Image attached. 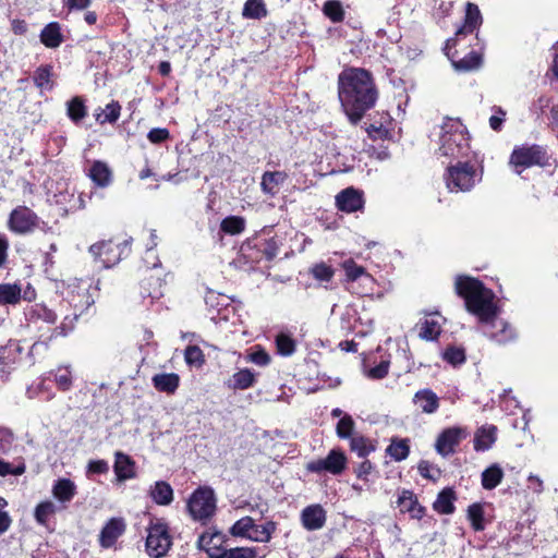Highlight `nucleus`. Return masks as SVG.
I'll return each instance as SVG.
<instances>
[{"mask_svg":"<svg viewBox=\"0 0 558 558\" xmlns=\"http://www.w3.org/2000/svg\"><path fill=\"white\" fill-rule=\"evenodd\" d=\"M550 156L547 149L541 145H522L515 147L510 156V165L514 171L520 174L524 169L538 166H550Z\"/></svg>","mask_w":558,"mask_h":558,"instance_id":"6","label":"nucleus"},{"mask_svg":"<svg viewBox=\"0 0 558 558\" xmlns=\"http://www.w3.org/2000/svg\"><path fill=\"white\" fill-rule=\"evenodd\" d=\"M497 438V427L494 425H487L481 427L474 438V448L477 451L488 450Z\"/></svg>","mask_w":558,"mask_h":558,"instance_id":"27","label":"nucleus"},{"mask_svg":"<svg viewBox=\"0 0 558 558\" xmlns=\"http://www.w3.org/2000/svg\"><path fill=\"white\" fill-rule=\"evenodd\" d=\"M13 441V433L8 428L0 427V452H8L11 449Z\"/></svg>","mask_w":558,"mask_h":558,"instance_id":"59","label":"nucleus"},{"mask_svg":"<svg viewBox=\"0 0 558 558\" xmlns=\"http://www.w3.org/2000/svg\"><path fill=\"white\" fill-rule=\"evenodd\" d=\"M444 359L453 366L460 365L465 361V352L462 348L449 347L444 352Z\"/></svg>","mask_w":558,"mask_h":558,"instance_id":"53","label":"nucleus"},{"mask_svg":"<svg viewBox=\"0 0 558 558\" xmlns=\"http://www.w3.org/2000/svg\"><path fill=\"white\" fill-rule=\"evenodd\" d=\"M87 175L99 187H107L112 181V172L108 165L100 160H95L87 169Z\"/></svg>","mask_w":558,"mask_h":558,"instance_id":"24","label":"nucleus"},{"mask_svg":"<svg viewBox=\"0 0 558 558\" xmlns=\"http://www.w3.org/2000/svg\"><path fill=\"white\" fill-rule=\"evenodd\" d=\"M147 138L153 144H160L169 138V131L167 129H151L148 134Z\"/></svg>","mask_w":558,"mask_h":558,"instance_id":"60","label":"nucleus"},{"mask_svg":"<svg viewBox=\"0 0 558 558\" xmlns=\"http://www.w3.org/2000/svg\"><path fill=\"white\" fill-rule=\"evenodd\" d=\"M151 499L160 506H168L173 500V489L165 481L156 482L149 489Z\"/></svg>","mask_w":558,"mask_h":558,"instance_id":"28","label":"nucleus"},{"mask_svg":"<svg viewBox=\"0 0 558 558\" xmlns=\"http://www.w3.org/2000/svg\"><path fill=\"white\" fill-rule=\"evenodd\" d=\"M77 319V314L73 313L72 315H65L61 322V324L52 329L51 336L49 339L58 336H66L74 329L75 322Z\"/></svg>","mask_w":558,"mask_h":558,"instance_id":"51","label":"nucleus"},{"mask_svg":"<svg viewBox=\"0 0 558 558\" xmlns=\"http://www.w3.org/2000/svg\"><path fill=\"white\" fill-rule=\"evenodd\" d=\"M53 376V380L61 391H68L72 388L73 376L70 366H58L54 371L50 372Z\"/></svg>","mask_w":558,"mask_h":558,"instance_id":"39","label":"nucleus"},{"mask_svg":"<svg viewBox=\"0 0 558 558\" xmlns=\"http://www.w3.org/2000/svg\"><path fill=\"white\" fill-rule=\"evenodd\" d=\"M22 299V288L17 283H0V303L16 304Z\"/></svg>","mask_w":558,"mask_h":558,"instance_id":"40","label":"nucleus"},{"mask_svg":"<svg viewBox=\"0 0 558 558\" xmlns=\"http://www.w3.org/2000/svg\"><path fill=\"white\" fill-rule=\"evenodd\" d=\"M350 448L360 458H365L373 451H375V444L364 436H353L350 440Z\"/></svg>","mask_w":558,"mask_h":558,"instance_id":"41","label":"nucleus"},{"mask_svg":"<svg viewBox=\"0 0 558 558\" xmlns=\"http://www.w3.org/2000/svg\"><path fill=\"white\" fill-rule=\"evenodd\" d=\"M348 459L340 449H332L324 459H316L306 464V470L312 473H330L340 475L347 468Z\"/></svg>","mask_w":558,"mask_h":558,"instance_id":"10","label":"nucleus"},{"mask_svg":"<svg viewBox=\"0 0 558 558\" xmlns=\"http://www.w3.org/2000/svg\"><path fill=\"white\" fill-rule=\"evenodd\" d=\"M51 69L49 66L38 68L34 75L35 84L41 89L51 88Z\"/></svg>","mask_w":558,"mask_h":558,"instance_id":"54","label":"nucleus"},{"mask_svg":"<svg viewBox=\"0 0 558 558\" xmlns=\"http://www.w3.org/2000/svg\"><path fill=\"white\" fill-rule=\"evenodd\" d=\"M336 205L345 213L361 210L364 206L363 193L354 187H347L336 196Z\"/></svg>","mask_w":558,"mask_h":558,"instance_id":"16","label":"nucleus"},{"mask_svg":"<svg viewBox=\"0 0 558 558\" xmlns=\"http://www.w3.org/2000/svg\"><path fill=\"white\" fill-rule=\"evenodd\" d=\"M468 518L475 531H483L485 529L484 508L481 504H473L469 506Z\"/></svg>","mask_w":558,"mask_h":558,"instance_id":"47","label":"nucleus"},{"mask_svg":"<svg viewBox=\"0 0 558 558\" xmlns=\"http://www.w3.org/2000/svg\"><path fill=\"white\" fill-rule=\"evenodd\" d=\"M418 472L425 478L436 480L439 475V470L434 468L427 461H422L418 464Z\"/></svg>","mask_w":558,"mask_h":558,"instance_id":"61","label":"nucleus"},{"mask_svg":"<svg viewBox=\"0 0 558 558\" xmlns=\"http://www.w3.org/2000/svg\"><path fill=\"white\" fill-rule=\"evenodd\" d=\"M37 215L28 207L20 206L15 208L9 218V228L15 233H27L34 230L38 225Z\"/></svg>","mask_w":558,"mask_h":558,"instance_id":"11","label":"nucleus"},{"mask_svg":"<svg viewBox=\"0 0 558 558\" xmlns=\"http://www.w3.org/2000/svg\"><path fill=\"white\" fill-rule=\"evenodd\" d=\"M445 318L439 313L425 315L417 324L418 336L425 340H436L441 332Z\"/></svg>","mask_w":558,"mask_h":558,"instance_id":"17","label":"nucleus"},{"mask_svg":"<svg viewBox=\"0 0 558 558\" xmlns=\"http://www.w3.org/2000/svg\"><path fill=\"white\" fill-rule=\"evenodd\" d=\"M354 422L348 414L343 415L337 424V435L340 438H349L352 435Z\"/></svg>","mask_w":558,"mask_h":558,"instance_id":"56","label":"nucleus"},{"mask_svg":"<svg viewBox=\"0 0 558 558\" xmlns=\"http://www.w3.org/2000/svg\"><path fill=\"white\" fill-rule=\"evenodd\" d=\"M126 530L125 520L121 517H114L107 521L99 534V544L102 548L112 547L119 537H121Z\"/></svg>","mask_w":558,"mask_h":558,"instance_id":"13","label":"nucleus"},{"mask_svg":"<svg viewBox=\"0 0 558 558\" xmlns=\"http://www.w3.org/2000/svg\"><path fill=\"white\" fill-rule=\"evenodd\" d=\"M342 268L348 282L353 284L360 281L363 284L364 290L361 293L373 292L374 279L365 271L364 267L357 265L353 259H347L342 263Z\"/></svg>","mask_w":558,"mask_h":558,"instance_id":"14","label":"nucleus"},{"mask_svg":"<svg viewBox=\"0 0 558 558\" xmlns=\"http://www.w3.org/2000/svg\"><path fill=\"white\" fill-rule=\"evenodd\" d=\"M154 387L166 393H174L180 384L179 375L174 373L157 374L151 379Z\"/></svg>","mask_w":558,"mask_h":558,"instance_id":"30","label":"nucleus"},{"mask_svg":"<svg viewBox=\"0 0 558 558\" xmlns=\"http://www.w3.org/2000/svg\"><path fill=\"white\" fill-rule=\"evenodd\" d=\"M444 179L450 192H469L482 181V169L469 161H458L447 168Z\"/></svg>","mask_w":558,"mask_h":558,"instance_id":"4","label":"nucleus"},{"mask_svg":"<svg viewBox=\"0 0 558 558\" xmlns=\"http://www.w3.org/2000/svg\"><path fill=\"white\" fill-rule=\"evenodd\" d=\"M276 347L279 354L288 356L294 353L296 345L294 339L290 335L280 332L276 337Z\"/></svg>","mask_w":558,"mask_h":558,"instance_id":"49","label":"nucleus"},{"mask_svg":"<svg viewBox=\"0 0 558 558\" xmlns=\"http://www.w3.org/2000/svg\"><path fill=\"white\" fill-rule=\"evenodd\" d=\"M40 41L47 48H58L63 43L61 26L58 22L47 24L40 32Z\"/></svg>","mask_w":558,"mask_h":558,"instance_id":"25","label":"nucleus"},{"mask_svg":"<svg viewBox=\"0 0 558 558\" xmlns=\"http://www.w3.org/2000/svg\"><path fill=\"white\" fill-rule=\"evenodd\" d=\"M267 8L263 0H247L244 3L242 15L245 19L260 20L267 16Z\"/></svg>","mask_w":558,"mask_h":558,"instance_id":"38","label":"nucleus"},{"mask_svg":"<svg viewBox=\"0 0 558 558\" xmlns=\"http://www.w3.org/2000/svg\"><path fill=\"white\" fill-rule=\"evenodd\" d=\"M312 274L319 281H330L333 277V269L327 264L320 263L312 268Z\"/></svg>","mask_w":558,"mask_h":558,"instance_id":"57","label":"nucleus"},{"mask_svg":"<svg viewBox=\"0 0 558 558\" xmlns=\"http://www.w3.org/2000/svg\"><path fill=\"white\" fill-rule=\"evenodd\" d=\"M397 505L401 512L409 513L414 519H421L425 513L424 507L418 504L411 490H402L398 496Z\"/></svg>","mask_w":558,"mask_h":558,"instance_id":"23","label":"nucleus"},{"mask_svg":"<svg viewBox=\"0 0 558 558\" xmlns=\"http://www.w3.org/2000/svg\"><path fill=\"white\" fill-rule=\"evenodd\" d=\"M413 404L424 414H434L439 409V398L429 388L416 391L413 396Z\"/></svg>","mask_w":558,"mask_h":558,"instance_id":"18","label":"nucleus"},{"mask_svg":"<svg viewBox=\"0 0 558 558\" xmlns=\"http://www.w3.org/2000/svg\"><path fill=\"white\" fill-rule=\"evenodd\" d=\"M504 478V471L498 464H492L482 473V486L492 490L496 488Z\"/></svg>","mask_w":558,"mask_h":558,"instance_id":"34","label":"nucleus"},{"mask_svg":"<svg viewBox=\"0 0 558 558\" xmlns=\"http://www.w3.org/2000/svg\"><path fill=\"white\" fill-rule=\"evenodd\" d=\"M390 365L389 356H380V361L376 363L374 366H368L367 363L364 364V372L366 376L371 379H383L388 375Z\"/></svg>","mask_w":558,"mask_h":558,"instance_id":"43","label":"nucleus"},{"mask_svg":"<svg viewBox=\"0 0 558 558\" xmlns=\"http://www.w3.org/2000/svg\"><path fill=\"white\" fill-rule=\"evenodd\" d=\"M465 436L466 433L461 427L446 428L436 440L437 452L444 457L449 456Z\"/></svg>","mask_w":558,"mask_h":558,"instance_id":"12","label":"nucleus"},{"mask_svg":"<svg viewBox=\"0 0 558 558\" xmlns=\"http://www.w3.org/2000/svg\"><path fill=\"white\" fill-rule=\"evenodd\" d=\"M276 531V523L268 521L265 524H254L248 539L259 543H267L270 541L272 533Z\"/></svg>","mask_w":558,"mask_h":558,"instance_id":"42","label":"nucleus"},{"mask_svg":"<svg viewBox=\"0 0 558 558\" xmlns=\"http://www.w3.org/2000/svg\"><path fill=\"white\" fill-rule=\"evenodd\" d=\"M383 123H377L374 120L373 123L366 129L368 135L374 140L387 138L390 134L391 118L388 113H381Z\"/></svg>","mask_w":558,"mask_h":558,"instance_id":"36","label":"nucleus"},{"mask_svg":"<svg viewBox=\"0 0 558 558\" xmlns=\"http://www.w3.org/2000/svg\"><path fill=\"white\" fill-rule=\"evenodd\" d=\"M482 24V15L476 4L469 2L466 4L464 25L457 32L461 34L473 33Z\"/></svg>","mask_w":558,"mask_h":558,"instance_id":"31","label":"nucleus"},{"mask_svg":"<svg viewBox=\"0 0 558 558\" xmlns=\"http://www.w3.org/2000/svg\"><path fill=\"white\" fill-rule=\"evenodd\" d=\"M66 114L73 123L78 124L87 114L84 99L76 96L69 100L66 104Z\"/></svg>","mask_w":558,"mask_h":558,"instance_id":"35","label":"nucleus"},{"mask_svg":"<svg viewBox=\"0 0 558 558\" xmlns=\"http://www.w3.org/2000/svg\"><path fill=\"white\" fill-rule=\"evenodd\" d=\"M187 509L195 521L206 522L216 512L215 493L209 487L197 488L190 497Z\"/></svg>","mask_w":558,"mask_h":558,"instance_id":"7","label":"nucleus"},{"mask_svg":"<svg viewBox=\"0 0 558 558\" xmlns=\"http://www.w3.org/2000/svg\"><path fill=\"white\" fill-rule=\"evenodd\" d=\"M438 153L451 159L469 156L470 144L468 130L460 119L446 118L439 128Z\"/></svg>","mask_w":558,"mask_h":558,"instance_id":"3","label":"nucleus"},{"mask_svg":"<svg viewBox=\"0 0 558 558\" xmlns=\"http://www.w3.org/2000/svg\"><path fill=\"white\" fill-rule=\"evenodd\" d=\"M25 319L28 326L40 329V324L53 325L57 320V314L44 304H33L25 308Z\"/></svg>","mask_w":558,"mask_h":558,"instance_id":"15","label":"nucleus"},{"mask_svg":"<svg viewBox=\"0 0 558 558\" xmlns=\"http://www.w3.org/2000/svg\"><path fill=\"white\" fill-rule=\"evenodd\" d=\"M289 175L286 171H265L260 179V189L265 195L275 197Z\"/></svg>","mask_w":558,"mask_h":558,"instance_id":"20","label":"nucleus"},{"mask_svg":"<svg viewBox=\"0 0 558 558\" xmlns=\"http://www.w3.org/2000/svg\"><path fill=\"white\" fill-rule=\"evenodd\" d=\"M75 494L76 486L69 478L58 480L52 487L53 497L63 504L70 502Z\"/></svg>","mask_w":558,"mask_h":558,"instance_id":"29","label":"nucleus"},{"mask_svg":"<svg viewBox=\"0 0 558 558\" xmlns=\"http://www.w3.org/2000/svg\"><path fill=\"white\" fill-rule=\"evenodd\" d=\"M454 500V492L451 488H445L438 494L436 500L434 501L433 508L438 513L451 514L456 509L453 505Z\"/></svg>","mask_w":558,"mask_h":558,"instance_id":"32","label":"nucleus"},{"mask_svg":"<svg viewBox=\"0 0 558 558\" xmlns=\"http://www.w3.org/2000/svg\"><path fill=\"white\" fill-rule=\"evenodd\" d=\"M172 546V537L168 523L163 519L154 518L149 521L146 536V553L151 558H161Z\"/></svg>","mask_w":558,"mask_h":558,"instance_id":"5","label":"nucleus"},{"mask_svg":"<svg viewBox=\"0 0 558 558\" xmlns=\"http://www.w3.org/2000/svg\"><path fill=\"white\" fill-rule=\"evenodd\" d=\"M338 97L349 121L357 124L377 100L371 74L357 68L343 70L338 77Z\"/></svg>","mask_w":558,"mask_h":558,"instance_id":"2","label":"nucleus"},{"mask_svg":"<svg viewBox=\"0 0 558 558\" xmlns=\"http://www.w3.org/2000/svg\"><path fill=\"white\" fill-rule=\"evenodd\" d=\"M128 251L129 246L126 242L116 243L111 240L95 243L89 247V252L93 254L95 259L105 268H110L117 265Z\"/></svg>","mask_w":558,"mask_h":558,"instance_id":"9","label":"nucleus"},{"mask_svg":"<svg viewBox=\"0 0 558 558\" xmlns=\"http://www.w3.org/2000/svg\"><path fill=\"white\" fill-rule=\"evenodd\" d=\"M21 349L16 343H9L0 349V378L4 381L19 362Z\"/></svg>","mask_w":558,"mask_h":558,"instance_id":"19","label":"nucleus"},{"mask_svg":"<svg viewBox=\"0 0 558 558\" xmlns=\"http://www.w3.org/2000/svg\"><path fill=\"white\" fill-rule=\"evenodd\" d=\"M25 472V464L20 462L17 465H12L0 459V475H22Z\"/></svg>","mask_w":558,"mask_h":558,"instance_id":"58","label":"nucleus"},{"mask_svg":"<svg viewBox=\"0 0 558 558\" xmlns=\"http://www.w3.org/2000/svg\"><path fill=\"white\" fill-rule=\"evenodd\" d=\"M495 114L489 118V125L494 131L501 130L506 112L500 107L493 108Z\"/></svg>","mask_w":558,"mask_h":558,"instance_id":"63","label":"nucleus"},{"mask_svg":"<svg viewBox=\"0 0 558 558\" xmlns=\"http://www.w3.org/2000/svg\"><path fill=\"white\" fill-rule=\"evenodd\" d=\"M387 453L396 461H402L407 459L410 453L409 440L393 439L387 447Z\"/></svg>","mask_w":558,"mask_h":558,"instance_id":"45","label":"nucleus"},{"mask_svg":"<svg viewBox=\"0 0 558 558\" xmlns=\"http://www.w3.org/2000/svg\"><path fill=\"white\" fill-rule=\"evenodd\" d=\"M108 471L109 464L105 460H93L87 466V474H106Z\"/></svg>","mask_w":558,"mask_h":558,"instance_id":"62","label":"nucleus"},{"mask_svg":"<svg viewBox=\"0 0 558 558\" xmlns=\"http://www.w3.org/2000/svg\"><path fill=\"white\" fill-rule=\"evenodd\" d=\"M324 14L333 23L342 22L344 19V11L342 4L338 0H328L323 8Z\"/></svg>","mask_w":558,"mask_h":558,"instance_id":"46","label":"nucleus"},{"mask_svg":"<svg viewBox=\"0 0 558 558\" xmlns=\"http://www.w3.org/2000/svg\"><path fill=\"white\" fill-rule=\"evenodd\" d=\"M255 383L256 374L248 368H242L232 375L227 385L233 390H245L253 387Z\"/></svg>","mask_w":558,"mask_h":558,"instance_id":"26","label":"nucleus"},{"mask_svg":"<svg viewBox=\"0 0 558 558\" xmlns=\"http://www.w3.org/2000/svg\"><path fill=\"white\" fill-rule=\"evenodd\" d=\"M184 357L191 366H201L204 363L203 351L196 345H189L185 349Z\"/></svg>","mask_w":558,"mask_h":558,"instance_id":"55","label":"nucleus"},{"mask_svg":"<svg viewBox=\"0 0 558 558\" xmlns=\"http://www.w3.org/2000/svg\"><path fill=\"white\" fill-rule=\"evenodd\" d=\"M481 58L477 52L471 51L464 58L453 61V65L458 70L470 71L478 68Z\"/></svg>","mask_w":558,"mask_h":558,"instance_id":"52","label":"nucleus"},{"mask_svg":"<svg viewBox=\"0 0 558 558\" xmlns=\"http://www.w3.org/2000/svg\"><path fill=\"white\" fill-rule=\"evenodd\" d=\"M255 522L251 517H244L238 520L232 527L230 529V532L233 536H240V537H250V534L252 533L253 526Z\"/></svg>","mask_w":558,"mask_h":558,"instance_id":"50","label":"nucleus"},{"mask_svg":"<svg viewBox=\"0 0 558 558\" xmlns=\"http://www.w3.org/2000/svg\"><path fill=\"white\" fill-rule=\"evenodd\" d=\"M220 229L226 234H240L245 229V219L240 216H229L221 221Z\"/></svg>","mask_w":558,"mask_h":558,"instance_id":"44","label":"nucleus"},{"mask_svg":"<svg viewBox=\"0 0 558 558\" xmlns=\"http://www.w3.org/2000/svg\"><path fill=\"white\" fill-rule=\"evenodd\" d=\"M28 398H41L44 400H51L54 398V392L47 384L46 378H39L34 381L26 390Z\"/></svg>","mask_w":558,"mask_h":558,"instance_id":"37","label":"nucleus"},{"mask_svg":"<svg viewBox=\"0 0 558 558\" xmlns=\"http://www.w3.org/2000/svg\"><path fill=\"white\" fill-rule=\"evenodd\" d=\"M56 511L57 507L52 501H43L35 509V519L39 524L46 525Z\"/></svg>","mask_w":558,"mask_h":558,"instance_id":"48","label":"nucleus"},{"mask_svg":"<svg viewBox=\"0 0 558 558\" xmlns=\"http://www.w3.org/2000/svg\"><path fill=\"white\" fill-rule=\"evenodd\" d=\"M113 471L119 482L132 480L136 476L134 460L121 451H117L114 454Z\"/></svg>","mask_w":558,"mask_h":558,"instance_id":"21","label":"nucleus"},{"mask_svg":"<svg viewBox=\"0 0 558 558\" xmlns=\"http://www.w3.org/2000/svg\"><path fill=\"white\" fill-rule=\"evenodd\" d=\"M121 106L112 100L105 108H98L95 111V119L99 124L114 123L120 118Z\"/></svg>","mask_w":558,"mask_h":558,"instance_id":"33","label":"nucleus"},{"mask_svg":"<svg viewBox=\"0 0 558 558\" xmlns=\"http://www.w3.org/2000/svg\"><path fill=\"white\" fill-rule=\"evenodd\" d=\"M220 534L204 533L199 537V545L206 549L210 558H256L257 551L248 547H235L230 549L218 548L215 541L221 542Z\"/></svg>","mask_w":558,"mask_h":558,"instance_id":"8","label":"nucleus"},{"mask_svg":"<svg viewBox=\"0 0 558 558\" xmlns=\"http://www.w3.org/2000/svg\"><path fill=\"white\" fill-rule=\"evenodd\" d=\"M303 526L308 531L319 530L325 525L326 512L319 505H312L303 509L301 513Z\"/></svg>","mask_w":558,"mask_h":558,"instance_id":"22","label":"nucleus"},{"mask_svg":"<svg viewBox=\"0 0 558 558\" xmlns=\"http://www.w3.org/2000/svg\"><path fill=\"white\" fill-rule=\"evenodd\" d=\"M456 291L464 299L466 310L475 314L482 332L498 343H507L515 338L514 329L502 318L497 317L494 293L471 277L460 276L456 280Z\"/></svg>","mask_w":558,"mask_h":558,"instance_id":"1","label":"nucleus"},{"mask_svg":"<svg viewBox=\"0 0 558 558\" xmlns=\"http://www.w3.org/2000/svg\"><path fill=\"white\" fill-rule=\"evenodd\" d=\"M247 361L259 366H265L270 362V357L264 350H258L248 354Z\"/></svg>","mask_w":558,"mask_h":558,"instance_id":"64","label":"nucleus"}]
</instances>
